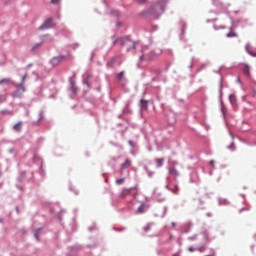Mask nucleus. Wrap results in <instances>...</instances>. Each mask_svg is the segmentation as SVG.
Here are the masks:
<instances>
[{
  "mask_svg": "<svg viewBox=\"0 0 256 256\" xmlns=\"http://www.w3.org/2000/svg\"><path fill=\"white\" fill-rule=\"evenodd\" d=\"M145 209H146L145 204H141V205L139 206V208L136 210V213H137L138 215H141L142 213H145Z\"/></svg>",
  "mask_w": 256,
  "mask_h": 256,
  "instance_id": "nucleus-12",
  "label": "nucleus"
},
{
  "mask_svg": "<svg viewBox=\"0 0 256 256\" xmlns=\"http://www.w3.org/2000/svg\"><path fill=\"white\" fill-rule=\"evenodd\" d=\"M210 164H212V166H214L215 165V161L211 160Z\"/></svg>",
  "mask_w": 256,
  "mask_h": 256,
  "instance_id": "nucleus-29",
  "label": "nucleus"
},
{
  "mask_svg": "<svg viewBox=\"0 0 256 256\" xmlns=\"http://www.w3.org/2000/svg\"><path fill=\"white\" fill-rule=\"evenodd\" d=\"M71 89L73 93H77V86L75 85V81H71Z\"/></svg>",
  "mask_w": 256,
  "mask_h": 256,
  "instance_id": "nucleus-16",
  "label": "nucleus"
},
{
  "mask_svg": "<svg viewBox=\"0 0 256 256\" xmlns=\"http://www.w3.org/2000/svg\"><path fill=\"white\" fill-rule=\"evenodd\" d=\"M125 77V72H120L118 75H117V80L118 81H121V79H123Z\"/></svg>",
  "mask_w": 256,
  "mask_h": 256,
  "instance_id": "nucleus-19",
  "label": "nucleus"
},
{
  "mask_svg": "<svg viewBox=\"0 0 256 256\" xmlns=\"http://www.w3.org/2000/svg\"><path fill=\"white\" fill-rule=\"evenodd\" d=\"M165 7H167V1L161 0L156 4L152 5L146 12L145 15H153L154 17H158L165 11Z\"/></svg>",
  "mask_w": 256,
  "mask_h": 256,
  "instance_id": "nucleus-1",
  "label": "nucleus"
},
{
  "mask_svg": "<svg viewBox=\"0 0 256 256\" xmlns=\"http://www.w3.org/2000/svg\"><path fill=\"white\" fill-rule=\"evenodd\" d=\"M93 79V75L89 74V73H85L83 75V83L84 85H87L88 89H91V80Z\"/></svg>",
  "mask_w": 256,
  "mask_h": 256,
  "instance_id": "nucleus-5",
  "label": "nucleus"
},
{
  "mask_svg": "<svg viewBox=\"0 0 256 256\" xmlns=\"http://www.w3.org/2000/svg\"><path fill=\"white\" fill-rule=\"evenodd\" d=\"M229 100H230V103H231V105L234 107V109H235V107H237V98L235 97V95H230L229 96Z\"/></svg>",
  "mask_w": 256,
  "mask_h": 256,
  "instance_id": "nucleus-9",
  "label": "nucleus"
},
{
  "mask_svg": "<svg viewBox=\"0 0 256 256\" xmlns=\"http://www.w3.org/2000/svg\"><path fill=\"white\" fill-rule=\"evenodd\" d=\"M59 1H61V0H52V4L53 5H59Z\"/></svg>",
  "mask_w": 256,
  "mask_h": 256,
  "instance_id": "nucleus-25",
  "label": "nucleus"
},
{
  "mask_svg": "<svg viewBox=\"0 0 256 256\" xmlns=\"http://www.w3.org/2000/svg\"><path fill=\"white\" fill-rule=\"evenodd\" d=\"M142 111H147V100H141Z\"/></svg>",
  "mask_w": 256,
  "mask_h": 256,
  "instance_id": "nucleus-15",
  "label": "nucleus"
},
{
  "mask_svg": "<svg viewBox=\"0 0 256 256\" xmlns=\"http://www.w3.org/2000/svg\"><path fill=\"white\" fill-rule=\"evenodd\" d=\"M39 233H41V230H37L35 233V237H36L37 241H39Z\"/></svg>",
  "mask_w": 256,
  "mask_h": 256,
  "instance_id": "nucleus-23",
  "label": "nucleus"
},
{
  "mask_svg": "<svg viewBox=\"0 0 256 256\" xmlns=\"http://www.w3.org/2000/svg\"><path fill=\"white\" fill-rule=\"evenodd\" d=\"M196 249H197V251H199L200 253H203V251H205V248H203V247L196 248Z\"/></svg>",
  "mask_w": 256,
  "mask_h": 256,
  "instance_id": "nucleus-27",
  "label": "nucleus"
},
{
  "mask_svg": "<svg viewBox=\"0 0 256 256\" xmlns=\"http://www.w3.org/2000/svg\"><path fill=\"white\" fill-rule=\"evenodd\" d=\"M164 161H165V160H164L163 158H157V159L155 160L156 166H157V167H163Z\"/></svg>",
  "mask_w": 256,
  "mask_h": 256,
  "instance_id": "nucleus-14",
  "label": "nucleus"
},
{
  "mask_svg": "<svg viewBox=\"0 0 256 256\" xmlns=\"http://www.w3.org/2000/svg\"><path fill=\"white\" fill-rule=\"evenodd\" d=\"M157 59V55L153 51H149L147 49L143 50V55L140 56V61H154Z\"/></svg>",
  "mask_w": 256,
  "mask_h": 256,
  "instance_id": "nucleus-2",
  "label": "nucleus"
},
{
  "mask_svg": "<svg viewBox=\"0 0 256 256\" xmlns=\"http://www.w3.org/2000/svg\"><path fill=\"white\" fill-rule=\"evenodd\" d=\"M243 71L245 75H249V66H244Z\"/></svg>",
  "mask_w": 256,
  "mask_h": 256,
  "instance_id": "nucleus-21",
  "label": "nucleus"
},
{
  "mask_svg": "<svg viewBox=\"0 0 256 256\" xmlns=\"http://www.w3.org/2000/svg\"><path fill=\"white\" fill-rule=\"evenodd\" d=\"M65 59V56H58V57H54L51 60L52 65L57 66L59 65V63H61V61H63Z\"/></svg>",
  "mask_w": 256,
  "mask_h": 256,
  "instance_id": "nucleus-7",
  "label": "nucleus"
},
{
  "mask_svg": "<svg viewBox=\"0 0 256 256\" xmlns=\"http://www.w3.org/2000/svg\"><path fill=\"white\" fill-rule=\"evenodd\" d=\"M125 183V178H119L116 180V185H123Z\"/></svg>",
  "mask_w": 256,
  "mask_h": 256,
  "instance_id": "nucleus-17",
  "label": "nucleus"
},
{
  "mask_svg": "<svg viewBox=\"0 0 256 256\" xmlns=\"http://www.w3.org/2000/svg\"><path fill=\"white\" fill-rule=\"evenodd\" d=\"M188 251H190V253H193V251H197V248L189 247Z\"/></svg>",
  "mask_w": 256,
  "mask_h": 256,
  "instance_id": "nucleus-24",
  "label": "nucleus"
},
{
  "mask_svg": "<svg viewBox=\"0 0 256 256\" xmlns=\"http://www.w3.org/2000/svg\"><path fill=\"white\" fill-rule=\"evenodd\" d=\"M55 27V23L53 22V18L47 19L44 24L40 27L41 30L43 29H53Z\"/></svg>",
  "mask_w": 256,
  "mask_h": 256,
  "instance_id": "nucleus-6",
  "label": "nucleus"
},
{
  "mask_svg": "<svg viewBox=\"0 0 256 256\" xmlns=\"http://www.w3.org/2000/svg\"><path fill=\"white\" fill-rule=\"evenodd\" d=\"M11 85V78H3L0 80V86Z\"/></svg>",
  "mask_w": 256,
  "mask_h": 256,
  "instance_id": "nucleus-11",
  "label": "nucleus"
},
{
  "mask_svg": "<svg viewBox=\"0 0 256 256\" xmlns=\"http://www.w3.org/2000/svg\"><path fill=\"white\" fill-rule=\"evenodd\" d=\"M115 15H116V17H119V12L116 11V12H115Z\"/></svg>",
  "mask_w": 256,
  "mask_h": 256,
  "instance_id": "nucleus-30",
  "label": "nucleus"
},
{
  "mask_svg": "<svg viewBox=\"0 0 256 256\" xmlns=\"http://www.w3.org/2000/svg\"><path fill=\"white\" fill-rule=\"evenodd\" d=\"M222 111H223V113H225V107H222Z\"/></svg>",
  "mask_w": 256,
  "mask_h": 256,
  "instance_id": "nucleus-32",
  "label": "nucleus"
},
{
  "mask_svg": "<svg viewBox=\"0 0 256 256\" xmlns=\"http://www.w3.org/2000/svg\"><path fill=\"white\" fill-rule=\"evenodd\" d=\"M131 167V160L126 159L125 162L122 164V169H129Z\"/></svg>",
  "mask_w": 256,
  "mask_h": 256,
  "instance_id": "nucleus-13",
  "label": "nucleus"
},
{
  "mask_svg": "<svg viewBox=\"0 0 256 256\" xmlns=\"http://www.w3.org/2000/svg\"><path fill=\"white\" fill-rule=\"evenodd\" d=\"M129 43L132 44V49H135V43L131 42L129 37H121L116 40H114L113 45H120V47H123V45H129Z\"/></svg>",
  "mask_w": 256,
  "mask_h": 256,
  "instance_id": "nucleus-3",
  "label": "nucleus"
},
{
  "mask_svg": "<svg viewBox=\"0 0 256 256\" xmlns=\"http://www.w3.org/2000/svg\"><path fill=\"white\" fill-rule=\"evenodd\" d=\"M131 195V189L124 188L120 194L121 199H125V197Z\"/></svg>",
  "mask_w": 256,
  "mask_h": 256,
  "instance_id": "nucleus-8",
  "label": "nucleus"
},
{
  "mask_svg": "<svg viewBox=\"0 0 256 256\" xmlns=\"http://www.w3.org/2000/svg\"><path fill=\"white\" fill-rule=\"evenodd\" d=\"M25 91H26L25 85L19 84L18 89L12 93V97L21 98V97H23V94L25 93Z\"/></svg>",
  "mask_w": 256,
  "mask_h": 256,
  "instance_id": "nucleus-4",
  "label": "nucleus"
},
{
  "mask_svg": "<svg viewBox=\"0 0 256 256\" xmlns=\"http://www.w3.org/2000/svg\"><path fill=\"white\" fill-rule=\"evenodd\" d=\"M148 0H137V3H139L140 5H145V3H147Z\"/></svg>",
  "mask_w": 256,
  "mask_h": 256,
  "instance_id": "nucleus-22",
  "label": "nucleus"
},
{
  "mask_svg": "<svg viewBox=\"0 0 256 256\" xmlns=\"http://www.w3.org/2000/svg\"><path fill=\"white\" fill-rule=\"evenodd\" d=\"M226 37L232 38V37H238V35H237V33L231 31V32H229V33L226 35Z\"/></svg>",
  "mask_w": 256,
  "mask_h": 256,
  "instance_id": "nucleus-18",
  "label": "nucleus"
},
{
  "mask_svg": "<svg viewBox=\"0 0 256 256\" xmlns=\"http://www.w3.org/2000/svg\"><path fill=\"white\" fill-rule=\"evenodd\" d=\"M169 173L173 177H177V175H179V172L177 171V169L174 166L169 167Z\"/></svg>",
  "mask_w": 256,
  "mask_h": 256,
  "instance_id": "nucleus-10",
  "label": "nucleus"
},
{
  "mask_svg": "<svg viewBox=\"0 0 256 256\" xmlns=\"http://www.w3.org/2000/svg\"><path fill=\"white\" fill-rule=\"evenodd\" d=\"M15 131H21V122H18L16 125H14Z\"/></svg>",
  "mask_w": 256,
  "mask_h": 256,
  "instance_id": "nucleus-20",
  "label": "nucleus"
},
{
  "mask_svg": "<svg viewBox=\"0 0 256 256\" xmlns=\"http://www.w3.org/2000/svg\"><path fill=\"white\" fill-rule=\"evenodd\" d=\"M27 76H23V83H25V79H26Z\"/></svg>",
  "mask_w": 256,
  "mask_h": 256,
  "instance_id": "nucleus-31",
  "label": "nucleus"
},
{
  "mask_svg": "<svg viewBox=\"0 0 256 256\" xmlns=\"http://www.w3.org/2000/svg\"><path fill=\"white\" fill-rule=\"evenodd\" d=\"M173 256H179L178 254H174Z\"/></svg>",
  "mask_w": 256,
  "mask_h": 256,
  "instance_id": "nucleus-33",
  "label": "nucleus"
},
{
  "mask_svg": "<svg viewBox=\"0 0 256 256\" xmlns=\"http://www.w3.org/2000/svg\"><path fill=\"white\" fill-rule=\"evenodd\" d=\"M171 165H172V167H175V165H178V162L177 161H172Z\"/></svg>",
  "mask_w": 256,
  "mask_h": 256,
  "instance_id": "nucleus-28",
  "label": "nucleus"
},
{
  "mask_svg": "<svg viewBox=\"0 0 256 256\" xmlns=\"http://www.w3.org/2000/svg\"><path fill=\"white\" fill-rule=\"evenodd\" d=\"M253 57H256V54H253Z\"/></svg>",
  "mask_w": 256,
  "mask_h": 256,
  "instance_id": "nucleus-34",
  "label": "nucleus"
},
{
  "mask_svg": "<svg viewBox=\"0 0 256 256\" xmlns=\"http://www.w3.org/2000/svg\"><path fill=\"white\" fill-rule=\"evenodd\" d=\"M5 97L3 95H0V103H4Z\"/></svg>",
  "mask_w": 256,
  "mask_h": 256,
  "instance_id": "nucleus-26",
  "label": "nucleus"
}]
</instances>
